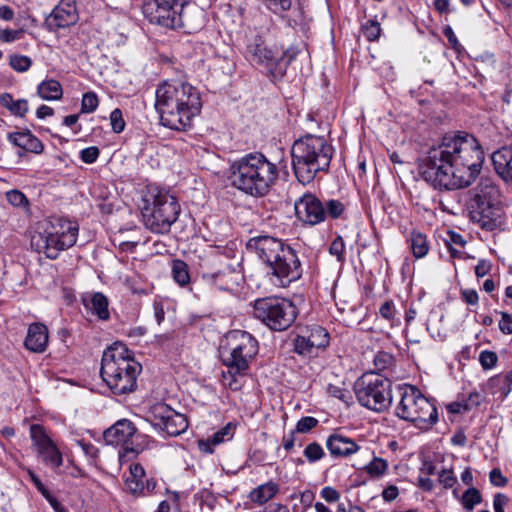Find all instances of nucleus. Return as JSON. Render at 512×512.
<instances>
[{
    "label": "nucleus",
    "instance_id": "obj_63",
    "mask_svg": "<svg viewBox=\"0 0 512 512\" xmlns=\"http://www.w3.org/2000/svg\"><path fill=\"white\" fill-rule=\"evenodd\" d=\"M463 300L470 305H476L478 303V293L473 289H466L462 291Z\"/></svg>",
    "mask_w": 512,
    "mask_h": 512
},
{
    "label": "nucleus",
    "instance_id": "obj_59",
    "mask_svg": "<svg viewBox=\"0 0 512 512\" xmlns=\"http://www.w3.org/2000/svg\"><path fill=\"white\" fill-rule=\"evenodd\" d=\"M78 445L81 447L82 451L86 456L91 459H95L98 456L99 450L91 443H86L84 441H78Z\"/></svg>",
    "mask_w": 512,
    "mask_h": 512
},
{
    "label": "nucleus",
    "instance_id": "obj_43",
    "mask_svg": "<svg viewBox=\"0 0 512 512\" xmlns=\"http://www.w3.org/2000/svg\"><path fill=\"white\" fill-rule=\"evenodd\" d=\"M324 208L326 211V216L329 215L334 219L340 217L345 210L344 204L341 201L335 199L328 200L325 203Z\"/></svg>",
    "mask_w": 512,
    "mask_h": 512
},
{
    "label": "nucleus",
    "instance_id": "obj_29",
    "mask_svg": "<svg viewBox=\"0 0 512 512\" xmlns=\"http://www.w3.org/2000/svg\"><path fill=\"white\" fill-rule=\"evenodd\" d=\"M306 337H309L310 344L319 349H325L329 345L330 336L325 328L319 325H311L306 327L303 332Z\"/></svg>",
    "mask_w": 512,
    "mask_h": 512
},
{
    "label": "nucleus",
    "instance_id": "obj_34",
    "mask_svg": "<svg viewBox=\"0 0 512 512\" xmlns=\"http://www.w3.org/2000/svg\"><path fill=\"white\" fill-rule=\"evenodd\" d=\"M388 469V463L386 460L374 457L366 466L365 471L374 478L383 476Z\"/></svg>",
    "mask_w": 512,
    "mask_h": 512
},
{
    "label": "nucleus",
    "instance_id": "obj_26",
    "mask_svg": "<svg viewBox=\"0 0 512 512\" xmlns=\"http://www.w3.org/2000/svg\"><path fill=\"white\" fill-rule=\"evenodd\" d=\"M248 54L253 62L270 66L276 61L274 53L266 47L261 38L248 45Z\"/></svg>",
    "mask_w": 512,
    "mask_h": 512
},
{
    "label": "nucleus",
    "instance_id": "obj_17",
    "mask_svg": "<svg viewBox=\"0 0 512 512\" xmlns=\"http://www.w3.org/2000/svg\"><path fill=\"white\" fill-rule=\"evenodd\" d=\"M182 8L179 0H152L145 4V11L150 13L152 22L171 29L183 26Z\"/></svg>",
    "mask_w": 512,
    "mask_h": 512
},
{
    "label": "nucleus",
    "instance_id": "obj_21",
    "mask_svg": "<svg viewBox=\"0 0 512 512\" xmlns=\"http://www.w3.org/2000/svg\"><path fill=\"white\" fill-rule=\"evenodd\" d=\"M326 448L331 456L336 458H347L357 453L360 449L353 439L338 432L328 436Z\"/></svg>",
    "mask_w": 512,
    "mask_h": 512
},
{
    "label": "nucleus",
    "instance_id": "obj_32",
    "mask_svg": "<svg viewBox=\"0 0 512 512\" xmlns=\"http://www.w3.org/2000/svg\"><path fill=\"white\" fill-rule=\"evenodd\" d=\"M293 351L300 356L310 357L317 351V349L314 345L310 344L309 337H306L303 333L295 337L293 341Z\"/></svg>",
    "mask_w": 512,
    "mask_h": 512
},
{
    "label": "nucleus",
    "instance_id": "obj_42",
    "mask_svg": "<svg viewBox=\"0 0 512 512\" xmlns=\"http://www.w3.org/2000/svg\"><path fill=\"white\" fill-rule=\"evenodd\" d=\"M235 426L232 423L226 424L223 428L218 430L212 435V442L214 444H221L225 441H229L234 436Z\"/></svg>",
    "mask_w": 512,
    "mask_h": 512
},
{
    "label": "nucleus",
    "instance_id": "obj_13",
    "mask_svg": "<svg viewBox=\"0 0 512 512\" xmlns=\"http://www.w3.org/2000/svg\"><path fill=\"white\" fill-rule=\"evenodd\" d=\"M232 338L234 343L223 362L228 367V374H245L250 361L258 353V342L246 331H235Z\"/></svg>",
    "mask_w": 512,
    "mask_h": 512
},
{
    "label": "nucleus",
    "instance_id": "obj_4",
    "mask_svg": "<svg viewBox=\"0 0 512 512\" xmlns=\"http://www.w3.org/2000/svg\"><path fill=\"white\" fill-rule=\"evenodd\" d=\"M277 178L276 165L262 153H249L234 161L230 166L231 184L250 196H265Z\"/></svg>",
    "mask_w": 512,
    "mask_h": 512
},
{
    "label": "nucleus",
    "instance_id": "obj_41",
    "mask_svg": "<svg viewBox=\"0 0 512 512\" xmlns=\"http://www.w3.org/2000/svg\"><path fill=\"white\" fill-rule=\"evenodd\" d=\"M99 101L97 94L95 92H87L82 97L81 102V112L82 113H92L98 107Z\"/></svg>",
    "mask_w": 512,
    "mask_h": 512
},
{
    "label": "nucleus",
    "instance_id": "obj_62",
    "mask_svg": "<svg viewBox=\"0 0 512 512\" xmlns=\"http://www.w3.org/2000/svg\"><path fill=\"white\" fill-rule=\"evenodd\" d=\"M237 375H238V374H234V373H232V374H229V375L227 376L225 373H223V375H222V376H223V382H224V384H225V385H227V386H228L230 389H232V390H238V389H240V386H241V385H240V383L238 382V380H237V378H236V376H237ZM239 375L241 376L242 374H239Z\"/></svg>",
    "mask_w": 512,
    "mask_h": 512
},
{
    "label": "nucleus",
    "instance_id": "obj_44",
    "mask_svg": "<svg viewBox=\"0 0 512 512\" xmlns=\"http://www.w3.org/2000/svg\"><path fill=\"white\" fill-rule=\"evenodd\" d=\"M345 243L341 236L336 237L329 247V253L337 258V261L342 263L345 260Z\"/></svg>",
    "mask_w": 512,
    "mask_h": 512
},
{
    "label": "nucleus",
    "instance_id": "obj_30",
    "mask_svg": "<svg viewBox=\"0 0 512 512\" xmlns=\"http://www.w3.org/2000/svg\"><path fill=\"white\" fill-rule=\"evenodd\" d=\"M0 104L15 116L23 117L28 112L27 100H14L9 93H3L0 95Z\"/></svg>",
    "mask_w": 512,
    "mask_h": 512
},
{
    "label": "nucleus",
    "instance_id": "obj_64",
    "mask_svg": "<svg viewBox=\"0 0 512 512\" xmlns=\"http://www.w3.org/2000/svg\"><path fill=\"white\" fill-rule=\"evenodd\" d=\"M43 497L49 502L55 512H67L65 507L50 493V491Z\"/></svg>",
    "mask_w": 512,
    "mask_h": 512
},
{
    "label": "nucleus",
    "instance_id": "obj_3",
    "mask_svg": "<svg viewBox=\"0 0 512 512\" xmlns=\"http://www.w3.org/2000/svg\"><path fill=\"white\" fill-rule=\"evenodd\" d=\"M246 249L255 253L266 264L272 281L279 287H287L301 278L303 269L296 251L278 238L267 235L250 238Z\"/></svg>",
    "mask_w": 512,
    "mask_h": 512
},
{
    "label": "nucleus",
    "instance_id": "obj_38",
    "mask_svg": "<svg viewBox=\"0 0 512 512\" xmlns=\"http://www.w3.org/2000/svg\"><path fill=\"white\" fill-rule=\"evenodd\" d=\"M7 201L14 207L25 208L29 207V201L25 194L20 190H10L6 193Z\"/></svg>",
    "mask_w": 512,
    "mask_h": 512
},
{
    "label": "nucleus",
    "instance_id": "obj_31",
    "mask_svg": "<svg viewBox=\"0 0 512 512\" xmlns=\"http://www.w3.org/2000/svg\"><path fill=\"white\" fill-rule=\"evenodd\" d=\"M410 242L412 253L416 258L426 256L429 251V245L425 235L419 232H412Z\"/></svg>",
    "mask_w": 512,
    "mask_h": 512
},
{
    "label": "nucleus",
    "instance_id": "obj_20",
    "mask_svg": "<svg viewBox=\"0 0 512 512\" xmlns=\"http://www.w3.org/2000/svg\"><path fill=\"white\" fill-rule=\"evenodd\" d=\"M79 19L76 0H61L45 20L50 31H57L77 23Z\"/></svg>",
    "mask_w": 512,
    "mask_h": 512
},
{
    "label": "nucleus",
    "instance_id": "obj_57",
    "mask_svg": "<svg viewBox=\"0 0 512 512\" xmlns=\"http://www.w3.org/2000/svg\"><path fill=\"white\" fill-rule=\"evenodd\" d=\"M502 319L499 322V328L504 334L512 333V318L507 312H500Z\"/></svg>",
    "mask_w": 512,
    "mask_h": 512
},
{
    "label": "nucleus",
    "instance_id": "obj_47",
    "mask_svg": "<svg viewBox=\"0 0 512 512\" xmlns=\"http://www.w3.org/2000/svg\"><path fill=\"white\" fill-rule=\"evenodd\" d=\"M110 124L113 132L121 133L125 128L122 111L118 108L114 109L110 114Z\"/></svg>",
    "mask_w": 512,
    "mask_h": 512
},
{
    "label": "nucleus",
    "instance_id": "obj_36",
    "mask_svg": "<svg viewBox=\"0 0 512 512\" xmlns=\"http://www.w3.org/2000/svg\"><path fill=\"white\" fill-rule=\"evenodd\" d=\"M264 7L275 14H282L291 8L292 0H259Z\"/></svg>",
    "mask_w": 512,
    "mask_h": 512
},
{
    "label": "nucleus",
    "instance_id": "obj_18",
    "mask_svg": "<svg viewBox=\"0 0 512 512\" xmlns=\"http://www.w3.org/2000/svg\"><path fill=\"white\" fill-rule=\"evenodd\" d=\"M30 437L37 449L38 455L46 465L55 469L63 464L61 452L52 439L46 434L43 426L32 424L30 426Z\"/></svg>",
    "mask_w": 512,
    "mask_h": 512
},
{
    "label": "nucleus",
    "instance_id": "obj_54",
    "mask_svg": "<svg viewBox=\"0 0 512 512\" xmlns=\"http://www.w3.org/2000/svg\"><path fill=\"white\" fill-rule=\"evenodd\" d=\"M320 495L326 502L329 503L337 502L340 499V493L331 486L322 488Z\"/></svg>",
    "mask_w": 512,
    "mask_h": 512
},
{
    "label": "nucleus",
    "instance_id": "obj_19",
    "mask_svg": "<svg viewBox=\"0 0 512 512\" xmlns=\"http://www.w3.org/2000/svg\"><path fill=\"white\" fill-rule=\"evenodd\" d=\"M298 219L309 225H317L326 219L324 204L314 194L305 193L295 201Z\"/></svg>",
    "mask_w": 512,
    "mask_h": 512
},
{
    "label": "nucleus",
    "instance_id": "obj_61",
    "mask_svg": "<svg viewBox=\"0 0 512 512\" xmlns=\"http://www.w3.org/2000/svg\"><path fill=\"white\" fill-rule=\"evenodd\" d=\"M328 392L333 397L338 398V399H340V400H342L344 402H347V399L349 398L348 397L349 392L347 390L342 389V388L337 387V386L330 385L328 387Z\"/></svg>",
    "mask_w": 512,
    "mask_h": 512
},
{
    "label": "nucleus",
    "instance_id": "obj_16",
    "mask_svg": "<svg viewBox=\"0 0 512 512\" xmlns=\"http://www.w3.org/2000/svg\"><path fill=\"white\" fill-rule=\"evenodd\" d=\"M151 424L164 431L169 436H178L188 428V421L184 414L178 413L165 403H156L148 414Z\"/></svg>",
    "mask_w": 512,
    "mask_h": 512
},
{
    "label": "nucleus",
    "instance_id": "obj_27",
    "mask_svg": "<svg viewBox=\"0 0 512 512\" xmlns=\"http://www.w3.org/2000/svg\"><path fill=\"white\" fill-rule=\"evenodd\" d=\"M279 491V485L273 481L259 485L249 493V499L259 505L267 503L275 497Z\"/></svg>",
    "mask_w": 512,
    "mask_h": 512
},
{
    "label": "nucleus",
    "instance_id": "obj_7",
    "mask_svg": "<svg viewBox=\"0 0 512 512\" xmlns=\"http://www.w3.org/2000/svg\"><path fill=\"white\" fill-rule=\"evenodd\" d=\"M141 213L145 227L155 234H166L181 212L173 195L164 189L150 188L144 198Z\"/></svg>",
    "mask_w": 512,
    "mask_h": 512
},
{
    "label": "nucleus",
    "instance_id": "obj_1",
    "mask_svg": "<svg viewBox=\"0 0 512 512\" xmlns=\"http://www.w3.org/2000/svg\"><path fill=\"white\" fill-rule=\"evenodd\" d=\"M484 152L467 132L446 134L441 142L419 160L421 178L435 190L452 191L469 187L480 174Z\"/></svg>",
    "mask_w": 512,
    "mask_h": 512
},
{
    "label": "nucleus",
    "instance_id": "obj_49",
    "mask_svg": "<svg viewBox=\"0 0 512 512\" xmlns=\"http://www.w3.org/2000/svg\"><path fill=\"white\" fill-rule=\"evenodd\" d=\"M100 150L96 146L84 148L80 152V159L86 164H92L97 161Z\"/></svg>",
    "mask_w": 512,
    "mask_h": 512
},
{
    "label": "nucleus",
    "instance_id": "obj_12",
    "mask_svg": "<svg viewBox=\"0 0 512 512\" xmlns=\"http://www.w3.org/2000/svg\"><path fill=\"white\" fill-rule=\"evenodd\" d=\"M392 383L376 373L361 376L354 384V391L358 402L370 410L382 412L392 403Z\"/></svg>",
    "mask_w": 512,
    "mask_h": 512
},
{
    "label": "nucleus",
    "instance_id": "obj_15",
    "mask_svg": "<svg viewBox=\"0 0 512 512\" xmlns=\"http://www.w3.org/2000/svg\"><path fill=\"white\" fill-rule=\"evenodd\" d=\"M211 269L202 271L201 278L219 290H232L238 285L239 271L224 256L216 255L209 261Z\"/></svg>",
    "mask_w": 512,
    "mask_h": 512
},
{
    "label": "nucleus",
    "instance_id": "obj_60",
    "mask_svg": "<svg viewBox=\"0 0 512 512\" xmlns=\"http://www.w3.org/2000/svg\"><path fill=\"white\" fill-rule=\"evenodd\" d=\"M129 470H130V476L128 477L129 479L143 481V478L145 476V470L140 464L130 465Z\"/></svg>",
    "mask_w": 512,
    "mask_h": 512
},
{
    "label": "nucleus",
    "instance_id": "obj_39",
    "mask_svg": "<svg viewBox=\"0 0 512 512\" xmlns=\"http://www.w3.org/2000/svg\"><path fill=\"white\" fill-rule=\"evenodd\" d=\"M303 454L310 463H313L322 459L325 452L320 444L312 442L305 447Z\"/></svg>",
    "mask_w": 512,
    "mask_h": 512
},
{
    "label": "nucleus",
    "instance_id": "obj_52",
    "mask_svg": "<svg viewBox=\"0 0 512 512\" xmlns=\"http://www.w3.org/2000/svg\"><path fill=\"white\" fill-rule=\"evenodd\" d=\"M126 486L129 492L134 496H144V482L140 480L126 479Z\"/></svg>",
    "mask_w": 512,
    "mask_h": 512
},
{
    "label": "nucleus",
    "instance_id": "obj_23",
    "mask_svg": "<svg viewBox=\"0 0 512 512\" xmlns=\"http://www.w3.org/2000/svg\"><path fill=\"white\" fill-rule=\"evenodd\" d=\"M48 344V329L44 324L33 323L29 326L24 341L25 347L34 353H42Z\"/></svg>",
    "mask_w": 512,
    "mask_h": 512
},
{
    "label": "nucleus",
    "instance_id": "obj_37",
    "mask_svg": "<svg viewBox=\"0 0 512 512\" xmlns=\"http://www.w3.org/2000/svg\"><path fill=\"white\" fill-rule=\"evenodd\" d=\"M362 31L368 41H375L380 36V23L375 19H370L365 24L362 25Z\"/></svg>",
    "mask_w": 512,
    "mask_h": 512
},
{
    "label": "nucleus",
    "instance_id": "obj_24",
    "mask_svg": "<svg viewBox=\"0 0 512 512\" xmlns=\"http://www.w3.org/2000/svg\"><path fill=\"white\" fill-rule=\"evenodd\" d=\"M85 308L96 315L100 320H108L110 312L108 299L101 292L88 293L82 299Z\"/></svg>",
    "mask_w": 512,
    "mask_h": 512
},
{
    "label": "nucleus",
    "instance_id": "obj_35",
    "mask_svg": "<svg viewBox=\"0 0 512 512\" xmlns=\"http://www.w3.org/2000/svg\"><path fill=\"white\" fill-rule=\"evenodd\" d=\"M481 501H482L481 494H480L479 490L475 487H471V488L467 489L463 493L462 499H461V503H462L463 507L468 511L473 510L475 505L481 503Z\"/></svg>",
    "mask_w": 512,
    "mask_h": 512
},
{
    "label": "nucleus",
    "instance_id": "obj_22",
    "mask_svg": "<svg viewBox=\"0 0 512 512\" xmlns=\"http://www.w3.org/2000/svg\"><path fill=\"white\" fill-rule=\"evenodd\" d=\"M491 158L496 174L509 185L512 182V148L504 146L495 151Z\"/></svg>",
    "mask_w": 512,
    "mask_h": 512
},
{
    "label": "nucleus",
    "instance_id": "obj_56",
    "mask_svg": "<svg viewBox=\"0 0 512 512\" xmlns=\"http://www.w3.org/2000/svg\"><path fill=\"white\" fill-rule=\"evenodd\" d=\"M509 503V497L502 493H497L494 496L493 508L495 512H505L504 508Z\"/></svg>",
    "mask_w": 512,
    "mask_h": 512
},
{
    "label": "nucleus",
    "instance_id": "obj_9",
    "mask_svg": "<svg viewBox=\"0 0 512 512\" xmlns=\"http://www.w3.org/2000/svg\"><path fill=\"white\" fill-rule=\"evenodd\" d=\"M31 237V246L49 259H56L60 251L72 247L78 236V226L65 219L53 218Z\"/></svg>",
    "mask_w": 512,
    "mask_h": 512
},
{
    "label": "nucleus",
    "instance_id": "obj_8",
    "mask_svg": "<svg viewBox=\"0 0 512 512\" xmlns=\"http://www.w3.org/2000/svg\"><path fill=\"white\" fill-rule=\"evenodd\" d=\"M467 203L471 218L486 230H494L501 225L502 196L499 188L488 178L481 179L469 191Z\"/></svg>",
    "mask_w": 512,
    "mask_h": 512
},
{
    "label": "nucleus",
    "instance_id": "obj_5",
    "mask_svg": "<svg viewBox=\"0 0 512 512\" xmlns=\"http://www.w3.org/2000/svg\"><path fill=\"white\" fill-rule=\"evenodd\" d=\"M142 366L131 355L127 346L115 342L102 355L100 374L115 395L131 393L137 386Z\"/></svg>",
    "mask_w": 512,
    "mask_h": 512
},
{
    "label": "nucleus",
    "instance_id": "obj_53",
    "mask_svg": "<svg viewBox=\"0 0 512 512\" xmlns=\"http://www.w3.org/2000/svg\"><path fill=\"white\" fill-rule=\"evenodd\" d=\"M23 30H13V29H0V40L5 43H11L18 39H20L23 34Z\"/></svg>",
    "mask_w": 512,
    "mask_h": 512
},
{
    "label": "nucleus",
    "instance_id": "obj_28",
    "mask_svg": "<svg viewBox=\"0 0 512 512\" xmlns=\"http://www.w3.org/2000/svg\"><path fill=\"white\" fill-rule=\"evenodd\" d=\"M37 94L46 101L59 100L62 98L63 89L59 81L49 79L42 81L38 85Z\"/></svg>",
    "mask_w": 512,
    "mask_h": 512
},
{
    "label": "nucleus",
    "instance_id": "obj_51",
    "mask_svg": "<svg viewBox=\"0 0 512 512\" xmlns=\"http://www.w3.org/2000/svg\"><path fill=\"white\" fill-rule=\"evenodd\" d=\"M379 314L382 318L392 322L395 319L396 309L393 301H385L379 308Z\"/></svg>",
    "mask_w": 512,
    "mask_h": 512
},
{
    "label": "nucleus",
    "instance_id": "obj_45",
    "mask_svg": "<svg viewBox=\"0 0 512 512\" xmlns=\"http://www.w3.org/2000/svg\"><path fill=\"white\" fill-rule=\"evenodd\" d=\"M394 362V357L391 353L380 351L374 357V365L378 370L389 368Z\"/></svg>",
    "mask_w": 512,
    "mask_h": 512
},
{
    "label": "nucleus",
    "instance_id": "obj_50",
    "mask_svg": "<svg viewBox=\"0 0 512 512\" xmlns=\"http://www.w3.org/2000/svg\"><path fill=\"white\" fill-rule=\"evenodd\" d=\"M318 424V420L311 416H306L301 418L296 424V432L298 433H307L316 427Z\"/></svg>",
    "mask_w": 512,
    "mask_h": 512
},
{
    "label": "nucleus",
    "instance_id": "obj_33",
    "mask_svg": "<svg viewBox=\"0 0 512 512\" xmlns=\"http://www.w3.org/2000/svg\"><path fill=\"white\" fill-rule=\"evenodd\" d=\"M172 276L180 286L187 285L190 282L187 264L182 260H174L172 262Z\"/></svg>",
    "mask_w": 512,
    "mask_h": 512
},
{
    "label": "nucleus",
    "instance_id": "obj_11",
    "mask_svg": "<svg viewBox=\"0 0 512 512\" xmlns=\"http://www.w3.org/2000/svg\"><path fill=\"white\" fill-rule=\"evenodd\" d=\"M253 315L269 329L284 331L296 320L297 307L288 299L280 297H264L254 301Z\"/></svg>",
    "mask_w": 512,
    "mask_h": 512
},
{
    "label": "nucleus",
    "instance_id": "obj_6",
    "mask_svg": "<svg viewBox=\"0 0 512 512\" xmlns=\"http://www.w3.org/2000/svg\"><path fill=\"white\" fill-rule=\"evenodd\" d=\"M333 147L324 137L306 135L294 142L291 149L292 167L297 180L308 184L317 173L329 169Z\"/></svg>",
    "mask_w": 512,
    "mask_h": 512
},
{
    "label": "nucleus",
    "instance_id": "obj_40",
    "mask_svg": "<svg viewBox=\"0 0 512 512\" xmlns=\"http://www.w3.org/2000/svg\"><path fill=\"white\" fill-rule=\"evenodd\" d=\"M10 66L17 72L23 73L29 70L32 60L25 55H12L9 61Z\"/></svg>",
    "mask_w": 512,
    "mask_h": 512
},
{
    "label": "nucleus",
    "instance_id": "obj_48",
    "mask_svg": "<svg viewBox=\"0 0 512 512\" xmlns=\"http://www.w3.org/2000/svg\"><path fill=\"white\" fill-rule=\"evenodd\" d=\"M497 355L495 352L484 350L479 355V362L483 369H492L497 363Z\"/></svg>",
    "mask_w": 512,
    "mask_h": 512
},
{
    "label": "nucleus",
    "instance_id": "obj_10",
    "mask_svg": "<svg viewBox=\"0 0 512 512\" xmlns=\"http://www.w3.org/2000/svg\"><path fill=\"white\" fill-rule=\"evenodd\" d=\"M400 401L395 408V414L413 422L420 429H428L438 421V413L434 404L412 385L397 387Z\"/></svg>",
    "mask_w": 512,
    "mask_h": 512
},
{
    "label": "nucleus",
    "instance_id": "obj_14",
    "mask_svg": "<svg viewBox=\"0 0 512 512\" xmlns=\"http://www.w3.org/2000/svg\"><path fill=\"white\" fill-rule=\"evenodd\" d=\"M135 433L136 427L130 420L120 419L103 434L108 445L122 446L118 452L121 463L135 458L142 450L139 445H134V442L131 441Z\"/></svg>",
    "mask_w": 512,
    "mask_h": 512
},
{
    "label": "nucleus",
    "instance_id": "obj_46",
    "mask_svg": "<svg viewBox=\"0 0 512 512\" xmlns=\"http://www.w3.org/2000/svg\"><path fill=\"white\" fill-rule=\"evenodd\" d=\"M438 481L439 483L446 489L452 488L456 482L457 478L455 477L452 469H442L438 472Z\"/></svg>",
    "mask_w": 512,
    "mask_h": 512
},
{
    "label": "nucleus",
    "instance_id": "obj_55",
    "mask_svg": "<svg viewBox=\"0 0 512 512\" xmlns=\"http://www.w3.org/2000/svg\"><path fill=\"white\" fill-rule=\"evenodd\" d=\"M490 482L492 485L497 487H503L507 484L508 480L504 477L498 468L491 470L489 474Z\"/></svg>",
    "mask_w": 512,
    "mask_h": 512
},
{
    "label": "nucleus",
    "instance_id": "obj_2",
    "mask_svg": "<svg viewBox=\"0 0 512 512\" xmlns=\"http://www.w3.org/2000/svg\"><path fill=\"white\" fill-rule=\"evenodd\" d=\"M155 109L161 124L174 130L190 127L202 108L200 92L189 83L165 81L155 91Z\"/></svg>",
    "mask_w": 512,
    "mask_h": 512
},
{
    "label": "nucleus",
    "instance_id": "obj_25",
    "mask_svg": "<svg viewBox=\"0 0 512 512\" xmlns=\"http://www.w3.org/2000/svg\"><path fill=\"white\" fill-rule=\"evenodd\" d=\"M8 140L15 146L27 152L40 154L43 152V143L29 130L24 132H13L8 134Z\"/></svg>",
    "mask_w": 512,
    "mask_h": 512
},
{
    "label": "nucleus",
    "instance_id": "obj_58",
    "mask_svg": "<svg viewBox=\"0 0 512 512\" xmlns=\"http://www.w3.org/2000/svg\"><path fill=\"white\" fill-rule=\"evenodd\" d=\"M491 270V263L488 260L481 259L475 267V275L477 278L486 276Z\"/></svg>",
    "mask_w": 512,
    "mask_h": 512
}]
</instances>
